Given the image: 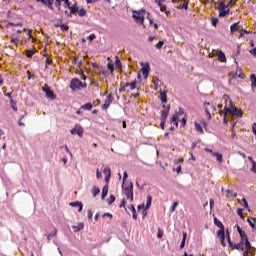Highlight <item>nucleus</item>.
<instances>
[{"label": "nucleus", "mask_w": 256, "mask_h": 256, "mask_svg": "<svg viewBox=\"0 0 256 256\" xmlns=\"http://www.w3.org/2000/svg\"><path fill=\"white\" fill-rule=\"evenodd\" d=\"M222 101H224V103H228V107L225 106L224 107V111H226V113H230V115L236 116V117H243V111L239 108H237L236 106H233V101H231V98H229V95H224L222 97Z\"/></svg>", "instance_id": "f257e3e1"}, {"label": "nucleus", "mask_w": 256, "mask_h": 256, "mask_svg": "<svg viewBox=\"0 0 256 256\" xmlns=\"http://www.w3.org/2000/svg\"><path fill=\"white\" fill-rule=\"evenodd\" d=\"M122 190L126 198L133 201V182L122 184Z\"/></svg>", "instance_id": "f03ea898"}, {"label": "nucleus", "mask_w": 256, "mask_h": 256, "mask_svg": "<svg viewBox=\"0 0 256 256\" xmlns=\"http://www.w3.org/2000/svg\"><path fill=\"white\" fill-rule=\"evenodd\" d=\"M84 87H87V84H83V82L77 78H73L70 82V89H72V91H79V89H84Z\"/></svg>", "instance_id": "7ed1b4c3"}, {"label": "nucleus", "mask_w": 256, "mask_h": 256, "mask_svg": "<svg viewBox=\"0 0 256 256\" xmlns=\"http://www.w3.org/2000/svg\"><path fill=\"white\" fill-rule=\"evenodd\" d=\"M132 17L133 19H136L138 23H141V25H143V23H145V10L133 11Z\"/></svg>", "instance_id": "20e7f679"}, {"label": "nucleus", "mask_w": 256, "mask_h": 256, "mask_svg": "<svg viewBox=\"0 0 256 256\" xmlns=\"http://www.w3.org/2000/svg\"><path fill=\"white\" fill-rule=\"evenodd\" d=\"M42 91L46 93V97H48V99H52V100L55 99V92L51 90L49 85L45 84L44 87L42 88Z\"/></svg>", "instance_id": "39448f33"}, {"label": "nucleus", "mask_w": 256, "mask_h": 256, "mask_svg": "<svg viewBox=\"0 0 256 256\" xmlns=\"http://www.w3.org/2000/svg\"><path fill=\"white\" fill-rule=\"evenodd\" d=\"M71 135H77L83 137V127L76 125L75 128L70 130Z\"/></svg>", "instance_id": "423d86ee"}, {"label": "nucleus", "mask_w": 256, "mask_h": 256, "mask_svg": "<svg viewBox=\"0 0 256 256\" xmlns=\"http://www.w3.org/2000/svg\"><path fill=\"white\" fill-rule=\"evenodd\" d=\"M217 237L220 240L222 247H226L227 244L225 243V230H218Z\"/></svg>", "instance_id": "0eeeda50"}, {"label": "nucleus", "mask_w": 256, "mask_h": 256, "mask_svg": "<svg viewBox=\"0 0 256 256\" xmlns=\"http://www.w3.org/2000/svg\"><path fill=\"white\" fill-rule=\"evenodd\" d=\"M204 107H205L206 114L208 115V119H211V112H209V107H211V109H213L214 111H217V108L211 105V103L209 102H205Z\"/></svg>", "instance_id": "6e6552de"}, {"label": "nucleus", "mask_w": 256, "mask_h": 256, "mask_svg": "<svg viewBox=\"0 0 256 256\" xmlns=\"http://www.w3.org/2000/svg\"><path fill=\"white\" fill-rule=\"evenodd\" d=\"M244 252H243V256H249V251H251V242H249V240L244 241Z\"/></svg>", "instance_id": "1a4fd4ad"}, {"label": "nucleus", "mask_w": 256, "mask_h": 256, "mask_svg": "<svg viewBox=\"0 0 256 256\" xmlns=\"http://www.w3.org/2000/svg\"><path fill=\"white\" fill-rule=\"evenodd\" d=\"M150 67H149V63H146L143 65L142 67V74H143V77L145 79H147V77H149V71H150Z\"/></svg>", "instance_id": "9d476101"}, {"label": "nucleus", "mask_w": 256, "mask_h": 256, "mask_svg": "<svg viewBox=\"0 0 256 256\" xmlns=\"http://www.w3.org/2000/svg\"><path fill=\"white\" fill-rule=\"evenodd\" d=\"M170 110H171V105H168L164 110H162L161 119L167 120Z\"/></svg>", "instance_id": "9b49d317"}, {"label": "nucleus", "mask_w": 256, "mask_h": 256, "mask_svg": "<svg viewBox=\"0 0 256 256\" xmlns=\"http://www.w3.org/2000/svg\"><path fill=\"white\" fill-rule=\"evenodd\" d=\"M229 15V7L219 8V17H227Z\"/></svg>", "instance_id": "f8f14e48"}, {"label": "nucleus", "mask_w": 256, "mask_h": 256, "mask_svg": "<svg viewBox=\"0 0 256 256\" xmlns=\"http://www.w3.org/2000/svg\"><path fill=\"white\" fill-rule=\"evenodd\" d=\"M109 193V185H104L102 188V194H101V199H105L107 197V194Z\"/></svg>", "instance_id": "ddd939ff"}, {"label": "nucleus", "mask_w": 256, "mask_h": 256, "mask_svg": "<svg viewBox=\"0 0 256 256\" xmlns=\"http://www.w3.org/2000/svg\"><path fill=\"white\" fill-rule=\"evenodd\" d=\"M70 207H78L79 213L83 211V204L81 202H72L70 203Z\"/></svg>", "instance_id": "4468645a"}, {"label": "nucleus", "mask_w": 256, "mask_h": 256, "mask_svg": "<svg viewBox=\"0 0 256 256\" xmlns=\"http://www.w3.org/2000/svg\"><path fill=\"white\" fill-rule=\"evenodd\" d=\"M214 225H216V227H219V231H225V226L217 218H214Z\"/></svg>", "instance_id": "2eb2a0df"}, {"label": "nucleus", "mask_w": 256, "mask_h": 256, "mask_svg": "<svg viewBox=\"0 0 256 256\" xmlns=\"http://www.w3.org/2000/svg\"><path fill=\"white\" fill-rule=\"evenodd\" d=\"M179 117L177 116V114L172 115L171 119H170V123H173L176 127H179Z\"/></svg>", "instance_id": "dca6fc26"}, {"label": "nucleus", "mask_w": 256, "mask_h": 256, "mask_svg": "<svg viewBox=\"0 0 256 256\" xmlns=\"http://www.w3.org/2000/svg\"><path fill=\"white\" fill-rule=\"evenodd\" d=\"M103 173L104 175H107L105 177V181H109V179L111 178V169L109 167H106L104 168Z\"/></svg>", "instance_id": "f3484780"}, {"label": "nucleus", "mask_w": 256, "mask_h": 256, "mask_svg": "<svg viewBox=\"0 0 256 256\" xmlns=\"http://www.w3.org/2000/svg\"><path fill=\"white\" fill-rule=\"evenodd\" d=\"M218 60L221 62V63H225V61H227V58L225 57V53H223V51H220L218 53Z\"/></svg>", "instance_id": "a211bd4d"}, {"label": "nucleus", "mask_w": 256, "mask_h": 256, "mask_svg": "<svg viewBox=\"0 0 256 256\" xmlns=\"http://www.w3.org/2000/svg\"><path fill=\"white\" fill-rule=\"evenodd\" d=\"M80 109H84V111H91V109H93V104H91L90 102L86 103L82 105Z\"/></svg>", "instance_id": "6ab92c4d"}, {"label": "nucleus", "mask_w": 256, "mask_h": 256, "mask_svg": "<svg viewBox=\"0 0 256 256\" xmlns=\"http://www.w3.org/2000/svg\"><path fill=\"white\" fill-rule=\"evenodd\" d=\"M125 87H130V89L133 91V89H137V81L134 80L133 82L129 83L127 82L125 84Z\"/></svg>", "instance_id": "aec40b11"}, {"label": "nucleus", "mask_w": 256, "mask_h": 256, "mask_svg": "<svg viewBox=\"0 0 256 256\" xmlns=\"http://www.w3.org/2000/svg\"><path fill=\"white\" fill-rule=\"evenodd\" d=\"M84 227H85V224L81 222L77 226H73V229L75 233H78V231H81L82 229H84Z\"/></svg>", "instance_id": "412c9836"}, {"label": "nucleus", "mask_w": 256, "mask_h": 256, "mask_svg": "<svg viewBox=\"0 0 256 256\" xmlns=\"http://www.w3.org/2000/svg\"><path fill=\"white\" fill-rule=\"evenodd\" d=\"M153 201V197H151V195L149 194L146 198V206L145 209H149V207H151V203Z\"/></svg>", "instance_id": "4be33fe9"}, {"label": "nucleus", "mask_w": 256, "mask_h": 256, "mask_svg": "<svg viewBox=\"0 0 256 256\" xmlns=\"http://www.w3.org/2000/svg\"><path fill=\"white\" fill-rule=\"evenodd\" d=\"M250 81H251L252 89H255L256 88V76H255V74H251Z\"/></svg>", "instance_id": "5701e85b"}, {"label": "nucleus", "mask_w": 256, "mask_h": 256, "mask_svg": "<svg viewBox=\"0 0 256 256\" xmlns=\"http://www.w3.org/2000/svg\"><path fill=\"white\" fill-rule=\"evenodd\" d=\"M160 101H161L162 103H166V102H167V92L162 91V92L160 93Z\"/></svg>", "instance_id": "b1692460"}, {"label": "nucleus", "mask_w": 256, "mask_h": 256, "mask_svg": "<svg viewBox=\"0 0 256 256\" xmlns=\"http://www.w3.org/2000/svg\"><path fill=\"white\" fill-rule=\"evenodd\" d=\"M99 193H101V189H99V187H97V186H93V188H92L93 197H97V195H99Z\"/></svg>", "instance_id": "393cba45"}, {"label": "nucleus", "mask_w": 256, "mask_h": 256, "mask_svg": "<svg viewBox=\"0 0 256 256\" xmlns=\"http://www.w3.org/2000/svg\"><path fill=\"white\" fill-rule=\"evenodd\" d=\"M244 242L238 243V244H234L233 249H237V251H243L244 252V248H243Z\"/></svg>", "instance_id": "a878e982"}, {"label": "nucleus", "mask_w": 256, "mask_h": 256, "mask_svg": "<svg viewBox=\"0 0 256 256\" xmlns=\"http://www.w3.org/2000/svg\"><path fill=\"white\" fill-rule=\"evenodd\" d=\"M239 23H234L230 26L231 33H235V31H239Z\"/></svg>", "instance_id": "bb28decb"}, {"label": "nucleus", "mask_w": 256, "mask_h": 256, "mask_svg": "<svg viewBox=\"0 0 256 256\" xmlns=\"http://www.w3.org/2000/svg\"><path fill=\"white\" fill-rule=\"evenodd\" d=\"M213 157H216V160L218 161V163H221L223 161V155L219 154V153H213Z\"/></svg>", "instance_id": "cd10ccee"}, {"label": "nucleus", "mask_w": 256, "mask_h": 256, "mask_svg": "<svg viewBox=\"0 0 256 256\" xmlns=\"http://www.w3.org/2000/svg\"><path fill=\"white\" fill-rule=\"evenodd\" d=\"M226 233H227V241H228L229 247H231V249H233L235 247V244H233V242L231 241V236H229L228 230L226 231Z\"/></svg>", "instance_id": "c85d7f7f"}, {"label": "nucleus", "mask_w": 256, "mask_h": 256, "mask_svg": "<svg viewBox=\"0 0 256 256\" xmlns=\"http://www.w3.org/2000/svg\"><path fill=\"white\" fill-rule=\"evenodd\" d=\"M240 237H241V241L242 243H245V241H249V238L247 237V233L242 232V234H240Z\"/></svg>", "instance_id": "c756f323"}, {"label": "nucleus", "mask_w": 256, "mask_h": 256, "mask_svg": "<svg viewBox=\"0 0 256 256\" xmlns=\"http://www.w3.org/2000/svg\"><path fill=\"white\" fill-rule=\"evenodd\" d=\"M195 125V129L196 131H198V133H203V127H201V124H199L198 122H194Z\"/></svg>", "instance_id": "7c9ffc66"}, {"label": "nucleus", "mask_w": 256, "mask_h": 256, "mask_svg": "<svg viewBox=\"0 0 256 256\" xmlns=\"http://www.w3.org/2000/svg\"><path fill=\"white\" fill-rule=\"evenodd\" d=\"M132 217L135 221H137V210H135V206L131 205Z\"/></svg>", "instance_id": "2f4dec72"}, {"label": "nucleus", "mask_w": 256, "mask_h": 256, "mask_svg": "<svg viewBox=\"0 0 256 256\" xmlns=\"http://www.w3.org/2000/svg\"><path fill=\"white\" fill-rule=\"evenodd\" d=\"M79 6H77V4H74V5H72V7L70 8V11L72 12V13H79Z\"/></svg>", "instance_id": "473e14b6"}, {"label": "nucleus", "mask_w": 256, "mask_h": 256, "mask_svg": "<svg viewBox=\"0 0 256 256\" xmlns=\"http://www.w3.org/2000/svg\"><path fill=\"white\" fill-rule=\"evenodd\" d=\"M187 239V233H183V238L180 244V249H183V247H185V240Z\"/></svg>", "instance_id": "72a5a7b5"}, {"label": "nucleus", "mask_w": 256, "mask_h": 256, "mask_svg": "<svg viewBox=\"0 0 256 256\" xmlns=\"http://www.w3.org/2000/svg\"><path fill=\"white\" fill-rule=\"evenodd\" d=\"M78 15L79 17H85V15H87V10L81 8L80 10H78Z\"/></svg>", "instance_id": "f704fd0d"}, {"label": "nucleus", "mask_w": 256, "mask_h": 256, "mask_svg": "<svg viewBox=\"0 0 256 256\" xmlns=\"http://www.w3.org/2000/svg\"><path fill=\"white\" fill-rule=\"evenodd\" d=\"M107 67H108V69H109V71H110L111 73H113V71H115V65L113 64V62H109V63L107 64Z\"/></svg>", "instance_id": "c9c22d12"}, {"label": "nucleus", "mask_w": 256, "mask_h": 256, "mask_svg": "<svg viewBox=\"0 0 256 256\" xmlns=\"http://www.w3.org/2000/svg\"><path fill=\"white\" fill-rule=\"evenodd\" d=\"M115 203V195L111 194L108 199V205H113Z\"/></svg>", "instance_id": "e433bc0d"}, {"label": "nucleus", "mask_w": 256, "mask_h": 256, "mask_svg": "<svg viewBox=\"0 0 256 256\" xmlns=\"http://www.w3.org/2000/svg\"><path fill=\"white\" fill-rule=\"evenodd\" d=\"M52 237H57V229H54V233L47 235V240L51 241Z\"/></svg>", "instance_id": "4c0bfd02"}, {"label": "nucleus", "mask_w": 256, "mask_h": 256, "mask_svg": "<svg viewBox=\"0 0 256 256\" xmlns=\"http://www.w3.org/2000/svg\"><path fill=\"white\" fill-rule=\"evenodd\" d=\"M10 103L13 111L17 112V102L13 101V99L11 98Z\"/></svg>", "instance_id": "58836bf2"}, {"label": "nucleus", "mask_w": 256, "mask_h": 256, "mask_svg": "<svg viewBox=\"0 0 256 256\" xmlns=\"http://www.w3.org/2000/svg\"><path fill=\"white\" fill-rule=\"evenodd\" d=\"M56 27H60L61 31H67V29H69V26H67V24H56Z\"/></svg>", "instance_id": "ea45409f"}, {"label": "nucleus", "mask_w": 256, "mask_h": 256, "mask_svg": "<svg viewBox=\"0 0 256 256\" xmlns=\"http://www.w3.org/2000/svg\"><path fill=\"white\" fill-rule=\"evenodd\" d=\"M211 23H212L213 27H217V23H219V19L215 18V17H212L211 18Z\"/></svg>", "instance_id": "a19ab883"}, {"label": "nucleus", "mask_w": 256, "mask_h": 256, "mask_svg": "<svg viewBox=\"0 0 256 256\" xmlns=\"http://www.w3.org/2000/svg\"><path fill=\"white\" fill-rule=\"evenodd\" d=\"M110 105H111V103L106 100L105 103L102 105V109L105 111V110L109 109Z\"/></svg>", "instance_id": "79ce46f5"}, {"label": "nucleus", "mask_w": 256, "mask_h": 256, "mask_svg": "<svg viewBox=\"0 0 256 256\" xmlns=\"http://www.w3.org/2000/svg\"><path fill=\"white\" fill-rule=\"evenodd\" d=\"M33 55H35V51H33V50L26 51V57H33Z\"/></svg>", "instance_id": "37998d69"}, {"label": "nucleus", "mask_w": 256, "mask_h": 256, "mask_svg": "<svg viewBox=\"0 0 256 256\" xmlns=\"http://www.w3.org/2000/svg\"><path fill=\"white\" fill-rule=\"evenodd\" d=\"M47 5L49 7V9H53V3H55V0H47Z\"/></svg>", "instance_id": "c03bdc74"}, {"label": "nucleus", "mask_w": 256, "mask_h": 256, "mask_svg": "<svg viewBox=\"0 0 256 256\" xmlns=\"http://www.w3.org/2000/svg\"><path fill=\"white\" fill-rule=\"evenodd\" d=\"M163 45H165V42L164 41H159L157 44H156V49H161L163 47Z\"/></svg>", "instance_id": "a18cd8bd"}, {"label": "nucleus", "mask_w": 256, "mask_h": 256, "mask_svg": "<svg viewBox=\"0 0 256 256\" xmlns=\"http://www.w3.org/2000/svg\"><path fill=\"white\" fill-rule=\"evenodd\" d=\"M106 101H107L108 103H113V94H109L108 97H107V99H106Z\"/></svg>", "instance_id": "49530a36"}, {"label": "nucleus", "mask_w": 256, "mask_h": 256, "mask_svg": "<svg viewBox=\"0 0 256 256\" xmlns=\"http://www.w3.org/2000/svg\"><path fill=\"white\" fill-rule=\"evenodd\" d=\"M179 163H183V158H177L174 160V165H179Z\"/></svg>", "instance_id": "de8ad7c7"}, {"label": "nucleus", "mask_w": 256, "mask_h": 256, "mask_svg": "<svg viewBox=\"0 0 256 256\" xmlns=\"http://www.w3.org/2000/svg\"><path fill=\"white\" fill-rule=\"evenodd\" d=\"M157 237L158 239H161L163 237V231L160 228H158Z\"/></svg>", "instance_id": "09e8293b"}, {"label": "nucleus", "mask_w": 256, "mask_h": 256, "mask_svg": "<svg viewBox=\"0 0 256 256\" xmlns=\"http://www.w3.org/2000/svg\"><path fill=\"white\" fill-rule=\"evenodd\" d=\"M96 177L97 179H101V177H103V174H101V172L99 171V168H97L96 170Z\"/></svg>", "instance_id": "8fccbe9b"}, {"label": "nucleus", "mask_w": 256, "mask_h": 256, "mask_svg": "<svg viewBox=\"0 0 256 256\" xmlns=\"http://www.w3.org/2000/svg\"><path fill=\"white\" fill-rule=\"evenodd\" d=\"M223 108V104H218V109H219V115H223L225 111L221 110Z\"/></svg>", "instance_id": "3c124183"}, {"label": "nucleus", "mask_w": 256, "mask_h": 256, "mask_svg": "<svg viewBox=\"0 0 256 256\" xmlns=\"http://www.w3.org/2000/svg\"><path fill=\"white\" fill-rule=\"evenodd\" d=\"M127 177H128L127 172H124L123 173L122 185H125V181H127Z\"/></svg>", "instance_id": "603ef678"}, {"label": "nucleus", "mask_w": 256, "mask_h": 256, "mask_svg": "<svg viewBox=\"0 0 256 256\" xmlns=\"http://www.w3.org/2000/svg\"><path fill=\"white\" fill-rule=\"evenodd\" d=\"M177 9H188L187 3H183L181 6H178Z\"/></svg>", "instance_id": "864d4df0"}, {"label": "nucleus", "mask_w": 256, "mask_h": 256, "mask_svg": "<svg viewBox=\"0 0 256 256\" xmlns=\"http://www.w3.org/2000/svg\"><path fill=\"white\" fill-rule=\"evenodd\" d=\"M160 11H162V13L167 11V5L165 4L160 5Z\"/></svg>", "instance_id": "5fc2aeb1"}, {"label": "nucleus", "mask_w": 256, "mask_h": 256, "mask_svg": "<svg viewBox=\"0 0 256 256\" xmlns=\"http://www.w3.org/2000/svg\"><path fill=\"white\" fill-rule=\"evenodd\" d=\"M227 113H229V112H227L226 110H224V113H223V115H224V117H223V123H227Z\"/></svg>", "instance_id": "6e6d98bb"}, {"label": "nucleus", "mask_w": 256, "mask_h": 256, "mask_svg": "<svg viewBox=\"0 0 256 256\" xmlns=\"http://www.w3.org/2000/svg\"><path fill=\"white\" fill-rule=\"evenodd\" d=\"M167 120L161 119L160 127L161 129H165V123Z\"/></svg>", "instance_id": "4d7b16f0"}, {"label": "nucleus", "mask_w": 256, "mask_h": 256, "mask_svg": "<svg viewBox=\"0 0 256 256\" xmlns=\"http://www.w3.org/2000/svg\"><path fill=\"white\" fill-rule=\"evenodd\" d=\"M244 204L243 207H245V209H249V203H247V199L243 198Z\"/></svg>", "instance_id": "13d9d810"}, {"label": "nucleus", "mask_w": 256, "mask_h": 256, "mask_svg": "<svg viewBox=\"0 0 256 256\" xmlns=\"http://www.w3.org/2000/svg\"><path fill=\"white\" fill-rule=\"evenodd\" d=\"M96 38L95 34H91L87 37L88 41H93Z\"/></svg>", "instance_id": "bf43d9fd"}, {"label": "nucleus", "mask_w": 256, "mask_h": 256, "mask_svg": "<svg viewBox=\"0 0 256 256\" xmlns=\"http://www.w3.org/2000/svg\"><path fill=\"white\" fill-rule=\"evenodd\" d=\"M237 214L239 215V217H241L243 219V209L239 208L237 210Z\"/></svg>", "instance_id": "052dcab7"}, {"label": "nucleus", "mask_w": 256, "mask_h": 256, "mask_svg": "<svg viewBox=\"0 0 256 256\" xmlns=\"http://www.w3.org/2000/svg\"><path fill=\"white\" fill-rule=\"evenodd\" d=\"M64 3L66 5V7H68V9H71V7H73V6H71V2H69V0L64 1Z\"/></svg>", "instance_id": "680f3d73"}, {"label": "nucleus", "mask_w": 256, "mask_h": 256, "mask_svg": "<svg viewBox=\"0 0 256 256\" xmlns=\"http://www.w3.org/2000/svg\"><path fill=\"white\" fill-rule=\"evenodd\" d=\"M247 221H248L250 227H252V229H255V223L251 222L250 219H247Z\"/></svg>", "instance_id": "e2e57ef3"}, {"label": "nucleus", "mask_w": 256, "mask_h": 256, "mask_svg": "<svg viewBox=\"0 0 256 256\" xmlns=\"http://www.w3.org/2000/svg\"><path fill=\"white\" fill-rule=\"evenodd\" d=\"M177 205H179V203L178 202H174L173 205H172L171 211H175Z\"/></svg>", "instance_id": "0e129e2a"}, {"label": "nucleus", "mask_w": 256, "mask_h": 256, "mask_svg": "<svg viewBox=\"0 0 256 256\" xmlns=\"http://www.w3.org/2000/svg\"><path fill=\"white\" fill-rule=\"evenodd\" d=\"M88 219H93V212L88 210Z\"/></svg>", "instance_id": "69168bd1"}, {"label": "nucleus", "mask_w": 256, "mask_h": 256, "mask_svg": "<svg viewBox=\"0 0 256 256\" xmlns=\"http://www.w3.org/2000/svg\"><path fill=\"white\" fill-rule=\"evenodd\" d=\"M251 55H254L256 57V48H253L250 50Z\"/></svg>", "instance_id": "338daca9"}, {"label": "nucleus", "mask_w": 256, "mask_h": 256, "mask_svg": "<svg viewBox=\"0 0 256 256\" xmlns=\"http://www.w3.org/2000/svg\"><path fill=\"white\" fill-rule=\"evenodd\" d=\"M11 43H19V39L17 37L12 38Z\"/></svg>", "instance_id": "774afa93"}]
</instances>
